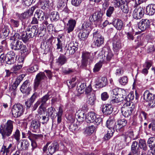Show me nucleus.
I'll return each instance as SVG.
<instances>
[{
    "instance_id": "4c0bfd02",
    "label": "nucleus",
    "mask_w": 155,
    "mask_h": 155,
    "mask_svg": "<svg viewBox=\"0 0 155 155\" xmlns=\"http://www.w3.org/2000/svg\"><path fill=\"white\" fill-rule=\"evenodd\" d=\"M138 143L136 141H134L131 145V151L133 154H137L139 148L137 147Z\"/></svg>"
},
{
    "instance_id": "f257e3e1",
    "label": "nucleus",
    "mask_w": 155,
    "mask_h": 155,
    "mask_svg": "<svg viewBox=\"0 0 155 155\" xmlns=\"http://www.w3.org/2000/svg\"><path fill=\"white\" fill-rule=\"evenodd\" d=\"M14 122L11 120H8L3 126L0 128V133L2 134V138L10 136L12 134L13 129V125Z\"/></svg>"
},
{
    "instance_id": "b1692460",
    "label": "nucleus",
    "mask_w": 155,
    "mask_h": 155,
    "mask_svg": "<svg viewBox=\"0 0 155 155\" xmlns=\"http://www.w3.org/2000/svg\"><path fill=\"white\" fill-rule=\"evenodd\" d=\"M113 108L111 104H106L103 105L102 111L106 115L110 114L112 112Z\"/></svg>"
},
{
    "instance_id": "dca6fc26",
    "label": "nucleus",
    "mask_w": 155,
    "mask_h": 155,
    "mask_svg": "<svg viewBox=\"0 0 155 155\" xmlns=\"http://www.w3.org/2000/svg\"><path fill=\"white\" fill-rule=\"evenodd\" d=\"M103 56L104 59L109 61L112 58L113 55L110 49L108 47H104L102 50Z\"/></svg>"
},
{
    "instance_id": "49530a36",
    "label": "nucleus",
    "mask_w": 155,
    "mask_h": 155,
    "mask_svg": "<svg viewBox=\"0 0 155 155\" xmlns=\"http://www.w3.org/2000/svg\"><path fill=\"white\" fill-rule=\"evenodd\" d=\"M55 110L54 107H49L48 108L47 112L48 114V117H51V118H54V112Z\"/></svg>"
},
{
    "instance_id": "1a4fd4ad",
    "label": "nucleus",
    "mask_w": 155,
    "mask_h": 155,
    "mask_svg": "<svg viewBox=\"0 0 155 155\" xmlns=\"http://www.w3.org/2000/svg\"><path fill=\"white\" fill-rule=\"evenodd\" d=\"M93 39L95 45L97 47L100 46L104 43V38L98 31H96L93 33Z\"/></svg>"
},
{
    "instance_id": "6e6552de",
    "label": "nucleus",
    "mask_w": 155,
    "mask_h": 155,
    "mask_svg": "<svg viewBox=\"0 0 155 155\" xmlns=\"http://www.w3.org/2000/svg\"><path fill=\"white\" fill-rule=\"evenodd\" d=\"M78 48V45L76 43L74 44L73 42H71L66 46L65 50L66 52L65 54H73L77 50Z\"/></svg>"
},
{
    "instance_id": "3c124183",
    "label": "nucleus",
    "mask_w": 155,
    "mask_h": 155,
    "mask_svg": "<svg viewBox=\"0 0 155 155\" xmlns=\"http://www.w3.org/2000/svg\"><path fill=\"white\" fill-rule=\"evenodd\" d=\"M30 36L29 35L27 34V32L26 31L25 33L24 32L21 36V39H22L23 41L25 43L28 41L30 38H31V37H30Z\"/></svg>"
},
{
    "instance_id": "e2e57ef3",
    "label": "nucleus",
    "mask_w": 155,
    "mask_h": 155,
    "mask_svg": "<svg viewBox=\"0 0 155 155\" xmlns=\"http://www.w3.org/2000/svg\"><path fill=\"white\" fill-rule=\"evenodd\" d=\"M28 14L27 12H25L22 14H20L19 15V18L21 21L28 18Z\"/></svg>"
},
{
    "instance_id": "de8ad7c7",
    "label": "nucleus",
    "mask_w": 155,
    "mask_h": 155,
    "mask_svg": "<svg viewBox=\"0 0 155 155\" xmlns=\"http://www.w3.org/2000/svg\"><path fill=\"white\" fill-rule=\"evenodd\" d=\"M139 147L143 150L146 151L147 149L146 142L144 140L140 139L139 141Z\"/></svg>"
},
{
    "instance_id": "a19ab883",
    "label": "nucleus",
    "mask_w": 155,
    "mask_h": 155,
    "mask_svg": "<svg viewBox=\"0 0 155 155\" xmlns=\"http://www.w3.org/2000/svg\"><path fill=\"white\" fill-rule=\"evenodd\" d=\"M76 117L77 120L79 122H82L84 119V113L83 112L79 111L76 114Z\"/></svg>"
},
{
    "instance_id": "423d86ee",
    "label": "nucleus",
    "mask_w": 155,
    "mask_h": 155,
    "mask_svg": "<svg viewBox=\"0 0 155 155\" xmlns=\"http://www.w3.org/2000/svg\"><path fill=\"white\" fill-rule=\"evenodd\" d=\"M130 105L129 102H126L122 107L121 112L125 117H129L132 114L134 107H130Z\"/></svg>"
},
{
    "instance_id": "7ed1b4c3",
    "label": "nucleus",
    "mask_w": 155,
    "mask_h": 155,
    "mask_svg": "<svg viewBox=\"0 0 155 155\" xmlns=\"http://www.w3.org/2000/svg\"><path fill=\"white\" fill-rule=\"evenodd\" d=\"M96 52L91 53L87 52H83L82 54L81 63L82 65L86 66L88 62L91 63L93 60Z\"/></svg>"
},
{
    "instance_id": "4d7b16f0",
    "label": "nucleus",
    "mask_w": 155,
    "mask_h": 155,
    "mask_svg": "<svg viewBox=\"0 0 155 155\" xmlns=\"http://www.w3.org/2000/svg\"><path fill=\"white\" fill-rule=\"evenodd\" d=\"M2 33L3 35L6 37L8 36L9 33V31L8 28V27L7 26H5L4 28L2 30Z\"/></svg>"
},
{
    "instance_id": "338daca9",
    "label": "nucleus",
    "mask_w": 155,
    "mask_h": 155,
    "mask_svg": "<svg viewBox=\"0 0 155 155\" xmlns=\"http://www.w3.org/2000/svg\"><path fill=\"white\" fill-rule=\"evenodd\" d=\"M128 82V78L127 77L124 76L119 80L120 83L122 85H126Z\"/></svg>"
},
{
    "instance_id": "72a5a7b5",
    "label": "nucleus",
    "mask_w": 155,
    "mask_h": 155,
    "mask_svg": "<svg viewBox=\"0 0 155 155\" xmlns=\"http://www.w3.org/2000/svg\"><path fill=\"white\" fill-rule=\"evenodd\" d=\"M29 145V143L28 140H22L21 142L19 149L21 150H27Z\"/></svg>"
},
{
    "instance_id": "13d9d810",
    "label": "nucleus",
    "mask_w": 155,
    "mask_h": 155,
    "mask_svg": "<svg viewBox=\"0 0 155 155\" xmlns=\"http://www.w3.org/2000/svg\"><path fill=\"white\" fill-rule=\"evenodd\" d=\"M86 87V84L85 83H83L81 84L78 87V92L80 94H82L84 91V89Z\"/></svg>"
},
{
    "instance_id": "c9c22d12",
    "label": "nucleus",
    "mask_w": 155,
    "mask_h": 155,
    "mask_svg": "<svg viewBox=\"0 0 155 155\" xmlns=\"http://www.w3.org/2000/svg\"><path fill=\"white\" fill-rule=\"evenodd\" d=\"M36 98V95L34 94L31 98L25 102V105L27 107V108H29L30 107L31 105L34 102Z\"/></svg>"
},
{
    "instance_id": "9b49d317",
    "label": "nucleus",
    "mask_w": 155,
    "mask_h": 155,
    "mask_svg": "<svg viewBox=\"0 0 155 155\" xmlns=\"http://www.w3.org/2000/svg\"><path fill=\"white\" fill-rule=\"evenodd\" d=\"M102 15L101 12L98 11L91 15L89 18V20L92 22L97 24L101 21Z\"/></svg>"
},
{
    "instance_id": "6e6d98bb",
    "label": "nucleus",
    "mask_w": 155,
    "mask_h": 155,
    "mask_svg": "<svg viewBox=\"0 0 155 155\" xmlns=\"http://www.w3.org/2000/svg\"><path fill=\"white\" fill-rule=\"evenodd\" d=\"M120 7L123 12L126 13H128L129 9L127 2Z\"/></svg>"
},
{
    "instance_id": "37998d69",
    "label": "nucleus",
    "mask_w": 155,
    "mask_h": 155,
    "mask_svg": "<svg viewBox=\"0 0 155 155\" xmlns=\"http://www.w3.org/2000/svg\"><path fill=\"white\" fill-rule=\"evenodd\" d=\"M125 96V101H126V102H129L130 105H131V104L133 105V103L130 102V101L133 100L134 98V95L133 93L131 92L127 96Z\"/></svg>"
},
{
    "instance_id": "bb28decb",
    "label": "nucleus",
    "mask_w": 155,
    "mask_h": 155,
    "mask_svg": "<svg viewBox=\"0 0 155 155\" xmlns=\"http://www.w3.org/2000/svg\"><path fill=\"white\" fill-rule=\"evenodd\" d=\"M97 115L93 112H89L86 116V121L88 123L93 122Z\"/></svg>"
},
{
    "instance_id": "69168bd1",
    "label": "nucleus",
    "mask_w": 155,
    "mask_h": 155,
    "mask_svg": "<svg viewBox=\"0 0 155 155\" xmlns=\"http://www.w3.org/2000/svg\"><path fill=\"white\" fill-rule=\"evenodd\" d=\"M92 90L91 85L90 84L87 88H86L85 90V94L87 96L91 95L93 93H92Z\"/></svg>"
},
{
    "instance_id": "0e129e2a",
    "label": "nucleus",
    "mask_w": 155,
    "mask_h": 155,
    "mask_svg": "<svg viewBox=\"0 0 155 155\" xmlns=\"http://www.w3.org/2000/svg\"><path fill=\"white\" fill-rule=\"evenodd\" d=\"M10 22L12 26L15 27L17 28L19 25V22L18 21L11 19Z\"/></svg>"
},
{
    "instance_id": "f3484780",
    "label": "nucleus",
    "mask_w": 155,
    "mask_h": 155,
    "mask_svg": "<svg viewBox=\"0 0 155 155\" xmlns=\"http://www.w3.org/2000/svg\"><path fill=\"white\" fill-rule=\"evenodd\" d=\"M26 31L27 32V34L30 36V37L33 38L35 36V37L38 34V26L37 25L30 26L27 28Z\"/></svg>"
},
{
    "instance_id": "052dcab7",
    "label": "nucleus",
    "mask_w": 155,
    "mask_h": 155,
    "mask_svg": "<svg viewBox=\"0 0 155 155\" xmlns=\"http://www.w3.org/2000/svg\"><path fill=\"white\" fill-rule=\"evenodd\" d=\"M21 39V36L19 33L18 32L15 33V34L12 37H11L10 39L15 41L17 40H19Z\"/></svg>"
},
{
    "instance_id": "09e8293b",
    "label": "nucleus",
    "mask_w": 155,
    "mask_h": 155,
    "mask_svg": "<svg viewBox=\"0 0 155 155\" xmlns=\"http://www.w3.org/2000/svg\"><path fill=\"white\" fill-rule=\"evenodd\" d=\"M67 61L66 57L64 55L60 56L58 58L57 62L60 65H61L65 64Z\"/></svg>"
},
{
    "instance_id": "4468645a",
    "label": "nucleus",
    "mask_w": 155,
    "mask_h": 155,
    "mask_svg": "<svg viewBox=\"0 0 155 155\" xmlns=\"http://www.w3.org/2000/svg\"><path fill=\"white\" fill-rule=\"evenodd\" d=\"M16 56L13 51H10L6 54V63L9 64H14L16 61Z\"/></svg>"
},
{
    "instance_id": "393cba45",
    "label": "nucleus",
    "mask_w": 155,
    "mask_h": 155,
    "mask_svg": "<svg viewBox=\"0 0 155 155\" xmlns=\"http://www.w3.org/2000/svg\"><path fill=\"white\" fill-rule=\"evenodd\" d=\"M146 12L147 15H152L155 12V5L151 4L149 5L146 8Z\"/></svg>"
},
{
    "instance_id": "f03ea898",
    "label": "nucleus",
    "mask_w": 155,
    "mask_h": 155,
    "mask_svg": "<svg viewBox=\"0 0 155 155\" xmlns=\"http://www.w3.org/2000/svg\"><path fill=\"white\" fill-rule=\"evenodd\" d=\"M11 48L15 51L21 50V53L27 55L29 53L25 45H23L22 42L19 40L13 41L11 44Z\"/></svg>"
},
{
    "instance_id": "9d476101",
    "label": "nucleus",
    "mask_w": 155,
    "mask_h": 155,
    "mask_svg": "<svg viewBox=\"0 0 155 155\" xmlns=\"http://www.w3.org/2000/svg\"><path fill=\"white\" fill-rule=\"evenodd\" d=\"M150 22L147 19H143L138 24V26L139 29L143 31L150 28Z\"/></svg>"
},
{
    "instance_id": "2eb2a0df",
    "label": "nucleus",
    "mask_w": 155,
    "mask_h": 155,
    "mask_svg": "<svg viewBox=\"0 0 155 155\" xmlns=\"http://www.w3.org/2000/svg\"><path fill=\"white\" fill-rule=\"evenodd\" d=\"M113 46L114 51H118L121 47L120 40L117 36H115L113 38Z\"/></svg>"
},
{
    "instance_id": "bf43d9fd",
    "label": "nucleus",
    "mask_w": 155,
    "mask_h": 155,
    "mask_svg": "<svg viewBox=\"0 0 155 155\" xmlns=\"http://www.w3.org/2000/svg\"><path fill=\"white\" fill-rule=\"evenodd\" d=\"M20 132L18 129H16L14 134L13 136L15 138L17 142H18L20 139Z\"/></svg>"
},
{
    "instance_id": "774afa93",
    "label": "nucleus",
    "mask_w": 155,
    "mask_h": 155,
    "mask_svg": "<svg viewBox=\"0 0 155 155\" xmlns=\"http://www.w3.org/2000/svg\"><path fill=\"white\" fill-rule=\"evenodd\" d=\"M114 10V7L112 6H110L106 12V15L107 16L110 17L113 13Z\"/></svg>"
},
{
    "instance_id": "473e14b6",
    "label": "nucleus",
    "mask_w": 155,
    "mask_h": 155,
    "mask_svg": "<svg viewBox=\"0 0 155 155\" xmlns=\"http://www.w3.org/2000/svg\"><path fill=\"white\" fill-rule=\"evenodd\" d=\"M83 30L81 31L78 34V37L82 40L86 38L88 36L89 31L86 29H83Z\"/></svg>"
},
{
    "instance_id": "6ab92c4d",
    "label": "nucleus",
    "mask_w": 155,
    "mask_h": 155,
    "mask_svg": "<svg viewBox=\"0 0 155 155\" xmlns=\"http://www.w3.org/2000/svg\"><path fill=\"white\" fill-rule=\"evenodd\" d=\"M46 78V76L44 72H40L36 75L35 81V88L36 89L39 85L40 81Z\"/></svg>"
},
{
    "instance_id": "f704fd0d",
    "label": "nucleus",
    "mask_w": 155,
    "mask_h": 155,
    "mask_svg": "<svg viewBox=\"0 0 155 155\" xmlns=\"http://www.w3.org/2000/svg\"><path fill=\"white\" fill-rule=\"evenodd\" d=\"M87 103L90 105H94L95 104V101L96 100V97L94 94L92 93L91 95L87 96Z\"/></svg>"
},
{
    "instance_id": "ea45409f",
    "label": "nucleus",
    "mask_w": 155,
    "mask_h": 155,
    "mask_svg": "<svg viewBox=\"0 0 155 155\" xmlns=\"http://www.w3.org/2000/svg\"><path fill=\"white\" fill-rule=\"evenodd\" d=\"M126 2V0H114L112 3L116 8L119 7Z\"/></svg>"
},
{
    "instance_id": "c85d7f7f",
    "label": "nucleus",
    "mask_w": 155,
    "mask_h": 155,
    "mask_svg": "<svg viewBox=\"0 0 155 155\" xmlns=\"http://www.w3.org/2000/svg\"><path fill=\"white\" fill-rule=\"evenodd\" d=\"M24 77L25 75L23 74L18 77L15 82L12 85V89L14 90H15L17 88L20 82L22 80Z\"/></svg>"
},
{
    "instance_id": "7c9ffc66",
    "label": "nucleus",
    "mask_w": 155,
    "mask_h": 155,
    "mask_svg": "<svg viewBox=\"0 0 155 155\" xmlns=\"http://www.w3.org/2000/svg\"><path fill=\"white\" fill-rule=\"evenodd\" d=\"M12 146V144L10 143L8 146L6 147V146L3 145L0 150V155H4L5 153H6L5 155H8Z\"/></svg>"
},
{
    "instance_id": "aec40b11",
    "label": "nucleus",
    "mask_w": 155,
    "mask_h": 155,
    "mask_svg": "<svg viewBox=\"0 0 155 155\" xmlns=\"http://www.w3.org/2000/svg\"><path fill=\"white\" fill-rule=\"evenodd\" d=\"M59 149V145L57 142H54L50 146L48 149L49 154L48 155H51Z\"/></svg>"
},
{
    "instance_id": "5701e85b",
    "label": "nucleus",
    "mask_w": 155,
    "mask_h": 155,
    "mask_svg": "<svg viewBox=\"0 0 155 155\" xmlns=\"http://www.w3.org/2000/svg\"><path fill=\"white\" fill-rule=\"evenodd\" d=\"M40 124L37 120H33L31 122L30 127L31 130L34 132H36L37 130H39Z\"/></svg>"
},
{
    "instance_id": "39448f33",
    "label": "nucleus",
    "mask_w": 155,
    "mask_h": 155,
    "mask_svg": "<svg viewBox=\"0 0 155 155\" xmlns=\"http://www.w3.org/2000/svg\"><path fill=\"white\" fill-rule=\"evenodd\" d=\"M143 98L147 101L149 102V105L151 107L155 106V95L149 92L148 91H145L143 94Z\"/></svg>"
},
{
    "instance_id": "e433bc0d",
    "label": "nucleus",
    "mask_w": 155,
    "mask_h": 155,
    "mask_svg": "<svg viewBox=\"0 0 155 155\" xmlns=\"http://www.w3.org/2000/svg\"><path fill=\"white\" fill-rule=\"evenodd\" d=\"M50 18L52 21H56L59 18V15L58 13L57 12H51Z\"/></svg>"
},
{
    "instance_id": "cd10ccee",
    "label": "nucleus",
    "mask_w": 155,
    "mask_h": 155,
    "mask_svg": "<svg viewBox=\"0 0 155 155\" xmlns=\"http://www.w3.org/2000/svg\"><path fill=\"white\" fill-rule=\"evenodd\" d=\"M107 84V78L105 77H103L98 79L96 84L98 87H102L105 86Z\"/></svg>"
},
{
    "instance_id": "a878e982",
    "label": "nucleus",
    "mask_w": 155,
    "mask_h": 155,
    "mask_svg": "<svg viewBox=\"0 0 155 155\" xmlns=\"http://www.w3.org/2000/svg\"><path fill=\"white\" fill-rule=\"evenodd\" d=\"M112 24L114 27L118 30H120L123 28V23L122 21L119 19H115L113 21Z\"/></svg>"
},
{
    "instance_id": "412c9836",
    "label": "nucleus",
    "mask_w": 155,
    "mask_h": 155,
    "mask_svg": "<svg viewBox=\"0 0 155 155\" xmlns=\"http://www.w3.org/2000/svg\"><path fill=\"white\" fill-rule=\"evenodd\" d=\"M29 81L28 80L25 81L22 85L20 87L21 91L23 93L28 94L31 90V87L28 86Z\"/></svg>"
},
{
    "instance_id": "4be33fe9",
    "label": "nucleus",
    "mask_w": 155,
    "mask_h": 155,
    "mask_svg": "<svg viewBox=\"0 0 155 155\" xmlns=\"http://www.w3.org/2000/svg\"><path fill=\"white\" fill-rule=\"evenodd\" d=\"M39 6L43 10H47L50 7L49 0H41L39 2Z\"/></svg>"
},
{
    "instance_id": "58836bf2",
    "label": "nucleus",
    "mask_w": 155,
    "mask_h": 155,
    "mask_svg": "<svg viewBox=\"0 0 155 155\" xmlns=\"http://www.w3.org/2000/svg\"><path fill=\"white\" fill-rule=\"evenodd\" d=\"M124 95H121L113 96V98L111 101L112 103H117L122 101L124 99Z\"/></svg>"
},
{
    "instance_id": "c03bdc74",
    "label": "nucleus",
    "mask_w": 155,
    "mask_h": 155,
    "mask_svg": "<svg viewBox=\"0 0 155 155\" xmlns=\"http://www.w3.org/2000/svg\"><path fill=\"white\" fill-rule=\"evenodd\" d=\"M95 130V127L93 125L86 127L84 131L85 134L91 135L93 133Z\"/></svg>"
},
{
    "instance_id": "603ef678",
    "label": "nucleus",
    "mask_w": 155,
    "mask_h": 155,
    "mask_svg": "<svg viewBox=\"0 0 155 155\" xmlns=\"http://www.w3.org/2000/svg\"><path fill=\"white\" fill-rule=\"evenodd\" d=\"M107 133L105 135L104 137V139L105 140H108L110 139L112 136L114 132L113 130H107Z\"/></svg>"
},
{
    "instance_id": "ddd939ff",
    "label": "nucleus",
    "mask_w": 155,
    "mask_h": 155,
    "mask_svg": "<svg viewBox=\"0 0 155 155\" xmlns=\"http://www.w3.org/2000/svg\"><path fill=\"white\" fill-rule=\"evenodd\" d=\"M144 13V9L143 8L140 7L136 8L134 11L133 18L136 19H140L143 16Z\"/></svg>"
},
{
    "instance_id": "864d4df0",
    "label": "nucleus",
    "mask_w": 155,
    "mask_h": 155,
    "mask_svg": "<svg viewBox=\"0 0 155 155\" xmlns=\"http://www.w3.org/2000/svg\"><path fill=\"white\" fill-rule=\"evenodd\" d=\"M75 80L76 78H72L71 80L67 81V84L69 87L72 88L75 86L76 84L75 83H74Z\"/></svg>"
},
{
    "instance_id": "a18cd8bd",
    "label": "nucleus",
    "mask_w": 155,
    "mask_h": 155,
    "mask_svg": "<svg viewBox=\"0 0 155 155\" xmlns=\"http://www.w3.org/2000/svg\"><path fill=\"white\" fill-rule=\"evenodd\" d=\"M147 143L149 147L151 149L155 148V138L151 137L149 138L148 141Z\"/></svg>"
},
{
    "instance_id": "8fccbe9b",
    "label": "nucleus",
    "mask_w": 155,
    "mask_h": 155,
    "mask_svg": "<svg viewBox=\"0 0 155 155\" xmlns=\"http://www.w3.org/2000/svg\"><path fill=\"white\" fill-rule=\"evenodd\" d=\"M138 117L141 121L145 120L147 118V114L143 111H139L138 112Z\"/></svg>"
},
{
    "instance_id": "680f3d73",
    "label": "nucleus",
    "mask_w": 155,
    "mask_h": 155,
    "mask_svg": "<svg viewBox=\"0 0 155 155\" xmlns=\"http://www.w3.org/2000/svg\"><path fill=\"white\" fill-rule=\"evenodd\" d=\"M102 66V63L101 62H99L97 63L95 65L93 69L94 72H96L98 71Z\"/></svg>"
},
{
    "instance_id": "f8f14e48",
    "label": "nucleus",
    "mask_w": 155,
    "mask_h": 155,
    "mask_svg": "<svg viewBox=\"0 0 155 155\" xmlns=\"http://www.w3.org/2000/svg\"><path fill=\"white\" fill-rule=\"evenodd\" d=\"M76 24V21L75 19L70 18L66 24L65 27L66 31L68 33L72 32Z\"/></svg>"
},
{
    "instance_id": "2f4dec72",
    "label": "nucleus",
    "mask_w": 155,
    "mask_h": 155,
    "mask_svg": "<svg viewBox=\"0 0 155 155\" xmlns=\"http://www.w3.org/2000/svg\"><path fill=\"white\" fill-rule=\"evenodd\" d=\"M113 95L115 96L118 95H124L126 94L125 91L121 89H119L117 87H116L112 90Z\"/></svg>"
},
{
    "instance_id": "79ce46f5",
    "label": "nucleus",
    "mask_w": 155,
    "mask_h": 155,
    "mask_svg": "<svg viewBox=\"0 0 155 155\" xmlns=\"http://www.w3.org/2000/svg\"><path fill=\"white\" fill-rule=\"evenodd\" d=\"M34 15L35 17H37L38 19L40 21L43 20L44 19V13L39 9L36 11Z\"/></svg>"
},
{
    "instance_id": "a211bd4d",
    "label": "nucleus",
    "mask_w": 155,
    "mask_h": 155,
    "mask_svg": "<svg viewBox=\"0 0 155 155\" xmlns=\"http://www.w3.org/2000/svg\"><path fill=\"white\" fill-rule=\"evenodd\" d=\"M127 124V121L125 119H120L118 120L117 124L115 125V129L118 131H123L124 130V127Z\"/></svg>"
},
{
    "instance_id": "0eeeda50",
    "label": "nucleus",
    "mask_w": 155,
    "mask_h": 155,
    "mask_svg": "<svg viewBox=\"0 0 155 155\" xmlns=\"http://www.w3.org/2000/svg\"><path fill=\"white\" fill-rule=\"evenodd\" d=\"M50 96L49 94H47L38 100V101L41 104L38 110V113L40 114H42L41 111V110L44 111L45 109V107L44 106L46 104V102L50 98Z\"/></svg>"
},
{
    "instance_id": "20e7f679",
    "label": "nucleus",
    "mask_w": 155,
    "mask_h": 155,
    "mask_svg": "<svg viewBox=\"0 0 155 155\" xmlns=\"http://www.w3.org/2000/svg\"><path fill=\"white\" fill-rule=\"evenodd\" d=\"M24 110L23 105L20 104H18L13 106L12 109V114L14 117L17 118L23 114Z\"/></svg>"
},
{
    "instance_id": "5fc2aeb1",
    "label": "nucleus",
    "mask_w": 155,
    "mask_h": 155,
    "mask_svg": "<svg viewBox=\"0 0 155 155\" xmlns=\"http://www.w3.org/2000/svg\"><path fill=\"white\" fill-rule=\"evenodd\" d=\"M102 118L100 117V116L97 115L93 122L95 125H98L102 123Z\"/></svg>"
},
{
    "instance_id": "c756f323",
    "label": "nucleus",
    "mask_w": 155,
    "mask_h": 155,
    "mask_svg": "<svg viewBox=\"0 0 155 155\" xmlns=\"http://www.w3.org/2000/svg\"><path fill=\"white\" fill-rule=\"evenodd\" d=\"M116 122L115 121L113 120H107L106 125L108 128V130H113L114 132L115 127V124Z\"/></svg>"
}]
</instances>
